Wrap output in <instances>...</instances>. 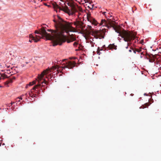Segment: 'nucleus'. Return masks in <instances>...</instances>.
Returning <instances> with one entry per match:
<instances>
[{"label":"nucleus","instance_id":"1","mask_svg":"<svg viewBox=\"0 0 161 161\" xmlns=\"http://www.w3.org/2000/svg\"><path fill=\"white\" fill-rule=\"evenodd\" d=\"M56 77L52 75L49 70H44L34 80L27 84L25 87L27 88L29 86L34 85L32 87L31 92L32 93L34 92L36 94H32L33 95H31L36 97L37 94H41V93H44L45 89L47 88V86L49 83V82H53V80Z\"/></svg>","mask_w":161,"mask_h":161},{"label":"nucleus","instance_id":"2","mask_svg":"<svg viewBox=\"0 0 161 161\" xmlns=\"http://www.w3.org/2000/svg\"><path fill=\"white\" fill-rule=\"evenodd\" d=\"M57 62L55 61L56 63V66L54 69V71L52 72V75L55 76H59L62 75L64 74L63 71L66 69L67 70H65V71H68L69 69H73L77 65V63L73 60H68L66 59H64L62 60H57Z\"/></svg>","mask_w":161,"mask_h":161},{"label":"nucleus","instance_id":"3","mask_svg":"<svg viewBox=\"0 0 161 161\" xmlns=\"http://www.w3.org/2000/svg\"><path fill=\"white\" fill-rule=\"evenodd\" d=\"M32 89V88L31 89L30 91L29 92V93L28 94L26 93L25 94H22V95L19 97L17 98L16 102H17V103H16V102H12L10 103L9 104H8L7 105V109H11L12 110H14V109L15 108V105H17L18 104H19V105L20 104V105H22V104H21V103L20 102V100H22L23 98H25L26 99L28 100V99H30V100H29L30 101V102H33V101L35 100V98H37V97L39 96H40L41 94H37V95L36 97H33L31 96V95H32V94H31V90ZM32 94H36V93L35 92H33L32 93Z\"/></svg>","mask_w":161,"mask_h":161},{"label":"nucleus","instance_id":"4","mask_svg":"<svg viewBox=\"0 0 161 161\" xmlns=\"http://www.w3.org/2000/svg\"><path fill=\"white\" fill-rule=\"evenodd\" d=\"M43 36L48 38L49 39L55 38L58 36L60 33V32L58 30L55 31L49 29H47L46 30L45 29L43 30Z\"/></svg>","mask_w":161,"mask_h":161},{"label":"nucleus","instance_id":"5","mask_svg":"<svg viewBox=\"0 0 161 161\" xmlns=\"http://www.w3.org/2000/svg\"><path fill=\"white\" fill-rule=\"evenodd\" d=\"M108 31L105 28L100 30L99 31H97L95 32L94 34L99 37V39H103L105 36V33L107 32Z\"/></svg>","mask_w":161,"mask_h":161},{"label":"nucleus","instance_id":"6","mask_svg":"<svg viewBox=\"0 0 161 161\" xmlns=\"http://www.w3.org/2000/svg\"><path fill=\"white\" fill-rule=\"evenodd\" d=\"M54 39L55 40V42L53 44V46H55L57 45H62L63 43L65 42L66 41L63 40V39L58 37V36H56L55 38H51L49 39Z\"/></svg>","mask_w":161,"mask_h":161},{"label":"nucleus","instance_id":"7","mask_svg":"<svg viewBox=\"0 0 161 161\" xmlns=\"http://www.w3.org/2000/svg\"><path fill=\"white\" fill-rule=\"evenodd\" d=\"M67 22L64 19L60 21H58V24L56 28L58 27L61 30H64L67 26Z\"/></svg>","mask_w":161,"mask_h":161},{"label":"nucleus","instance_id":"8","mask_svg":"<svg viewBox=\"0 0 161 161\" xmlns=\"http://www.w3.org/2000/svg\"><path fill=\"white\" fill-rule=\"evenodd\" d=\"M87 21L90 22L92 25H94L95 26H97L98 24V23L97 20L93 17L91 18H88L87 19Z\"/></svg>","mask_w":161,"mask_h":161},{"label":"nucleus","instance_id":"9","mask_svg":"<svg viewBox=\"0 0 161 161\" xmlns=\"http://www.w3.org/2000/svg\"><path fill=\"white\" fill-rule=\"evenodd\" d=\"M16 79V77L13 76L11 78H9L7 80L4 82V85L7 87H9L8 84L13 82V80Z\"/></svg>","mask_w":161,"mask_h":161},{"label":"nucleus","instance_id":"10","mask_svg":"<svg viewBox=\"0 0 161 161\" xmlns=\"http://www.w3.org/2000/svg\"><path fill=\"white\" fill-rule=\"evenodd\" d=\"M147 55L149 58L154 61L157 59V57L158 56V54L153 55L151 53H147Z\"/></svg>","mask_w":161,"mask_h":161},{"label":"nucleus","instance_id":"11","mask_svg":"<svg viewBox=\"0 0 161 161\" xmlns=\"http://www.w3.org/2000/svg\"><path fill=\"white\" fill-rule=\"evenodd\" d=\"M106 22L105 20V19H102L101 20L100 25H102L103 26H105L108 29H110L111 27H112V26L111 25H105L106 24Z\"/></svg>","mask_w":161,"mask_h":161},{"label":"nucleus","instance_id":"12","mask_svg":"<svg viewBox=\"0 0 161 161\" xmlns=\"http://www.w3.org/2000/svg\"><path fill=\"white\" fill-rule=\"evenodd\" d=\"M109 49L113 50V49L116 50L117 46L115 45L114 43L113 44H110L108 46Z\"/></svg>","mask_w":161,"mask_h":161},{"label":"nucleus","instance_id":"13","mask_svg":"<svg viewBox=\"0 0 161 161\" xmlns=\"http://www.w3.org/2000/svg\"><path fill=\"white\" fill-rule=\"evenodd\" d=\"M36 38L33 37V40L34 41V42H37L40 41L41 37L36 35Z\"/></svg>","mask_w":161,"mask_h":161},{"label":"nucleus","instance_id":"14","mask_svg":"<svg viewBox=\"0 0 161 161\" xmlns=\"http://www.w3.org/2000/svg\"><path fill=\"white\" fill-rule=\"evenodd\" d=\"M108 47H106L105 45H104L103 46L101 47V49L100 50V51H106V50H108Z\"/></svg>","mask_w":161,"mask_h":161},{"label":"nucleus","instance_id":"15","mask_svg":"<svg viewBox=\"0 0 161 161\" xmlns=\"http://www.w3.org/2000/svg\"><path fill=\"white\" fill-rule=\"evenodd\" d=\"M149 105H148V103H146L144 105H142V106H140L139 108H144L148 107Z\"/></svg>","mask_w":161,"mask_h":161},{"label":"nucleus","instance_id":"16","mask_svg":"<svg viewBox=\"0 0 161 161\" xmlns=\"http://www.w3.org/2000/svg\"><path fill=\"white\" fill-rule=\"evenodd\" d=\"M8 78V76L5 74H2L1 75V78L2 79H5Z\"/></svg>","mask_w":161,"mask_h":161},{"label":"nucleus","instance_id":"17","mask_svg":"<svg viewBox=\"0 0 161 161\" xmlns=\"http://www.w3.org/2000/svg\"><path fill=\"white\" fill-rule=\"evenodd\" d=\"M64 3V4H62L61 2H59V4L62 7H64V5H65L66 8H68V6L66 5H65V2Z\"/></svg>","mask_w":161,"mask_h":161},{"label":"nucleus","instance_id":"18","mask_svg":"<svg viewBox=\"0 0 161 161\" xmlns=\"http://www.w3.org/2000/svg\"><path fill=\"white\" fill-rule=\"evenodd\" d=\"M53 21L55 25V27L56 28L58 24V22L57 21V20H56V19H53Z\"/></svg>","mask_w":161,"mask_h":161},{"label":"nucleus","instance_id":"19","mask_svg":"<svg viewBox=\"0 0 161 161\" xmlns=\"http://www.w3.org/2000/svg\"><path fill=\"white\" fill-rule=\"evenodd\" d=\"M35 33L36 34H38L40 35L41 36H43V31H39V32H36V31Z\"/></svg>","mask_w":161,"mask_h":161},{"label":"nucleus","instance_id":"20","mask_svg":"<svg viewBox=\"0 0 161 161\" xmlns=\"http://www.w3.org/2000/svg\"><path fill=\"white\" fill-rule=\"evenodd\" d=\"M92 17L91 16V14L90 12L89 13H88L86 15V18H91Z\"/></svg>","mask_w":161,"mask_h":161},{"label":"nucleus","instance_id":"21","mask_svg":"<svg viewBox=\"0 0 161 161\" xmlns=\"http://www.w3.org/2000/svg\"><path fill=\"white\" fill-rule=\"evenodd\" d=\"M57 17L58 19V21H60L63 19L59 16V15H57Z\"/></svg>","mask_w":161,"mask_h":161},{"label":"nucleus","instance_id":"22","mask_svg":"<svg viewBox=\"0 0 161 161\" xmlns=\"http://www.w3.org/2000/svg\"><path fill=\"white\" fill-rule=\"evenodd\" d=\"M156 78H157L158 77V76H157V75H155V74H153L152 76H151V78L153 79H156Z\"/></svg>","mask_w":161,"mask_h":161},{"label":"nucleus","instance_id":"23","mask_svg":"<svg viewBox=\"0 0 161 161\" xmlns=\"http://www.w3.org/2000/svg\"><path fill=\"white\" fill-rule=\"evenodd\" d=\"M92 35L94 36V38H95V39H97L99 38V37L96 35H95L94 34H92Z\"/></svg>","mask_w":161,"mask_h":161},{"label":"nucleus","instance_id":"24","mask_svg":"<svg viewBox=\"0 0 161 161\" xmlns=\"http://www.w3.org/2000/svg\"><path fill=\"white\" fill-rule=\"evenodd\" d=\"M43 4L46 6H47L48 7H50V5L47 4V3H43Z\"/></svg>","mask_w":161,"mask_h":161},{"label":"nucleus","instance_id":"25","mask_svg":"<svg viewBox=\"0 0 161 161\" xmlns=\"http://www.w3.org/2000/svg\"><path fill=\"white\" fill-rule=\"evenodd\" d=\"M63 40H64L63 39ZM64 41H66L65 42H67V43H69L70 42H73L74 41V40H72V41H70V40L66 41V40H64Z\"/></svg>","mask_w":161,"mask_h":161},{"label":"nucleus","instance_id":"26","mask_svg":"<svg viewBox=\"0 0 161 161\" xmlns=\"http://www.w3.org/2000/svg\"><path fill=\"white\" fill-rule=\"evenodd\" d=\"M144 58L145 59H146L147 60L148 59H149V58H148V56L147 55V53L146 55H145L144 57Z\"/></svg>","mask_w":161,"mask_h":161},{"label":"nucleus","instance_id":"27","mask_svg":"<svg viewBox=\"0 0 161 161\" xmlns=\"http://www.w3.org/2000/svg\"><path fill=\"white\" fill-rule=\"evenodd\" d=\"M147 60H149V62L150 63H153L155 61L149 58L148 59H147Z\"/></svg>","mask_w":161,"mask_h":161},{"label":"nucleus","instance_id":"28","mask_svg":"<svg viewBox=\"0 0 161 161\" xmlns=\"http://www.w3.org/2000/svg\"><path fill=\"white\" fill-rule=\"evenodd\" d=\"M77 44H78V43L75 42L73 43V45L75 47H76Z\"/></svg>","mask_w":161,"mask_h":161},{"label":"nucleus","instance_id":"29","mask_svg":"<svg viewBox=\"0 0 161 161\" xmlns=\"http://www.w3.org/2000/svg\"><path fill=\"white\" fill-rule=\"evenodd\" d=\"M120 37H122V38H123V40L124 41H125V42H127V39H125V38H124L123 36H121V35H120Z\"/></svg>","mask_w":161,"mask_h":161},{"label":"nucleus","instance_id":"30","mask_svg":"<svg viewBox=\"0 0 161 161\" xmlns=\"http://www.w3.org/2000/svg\"><path fill=\"white\" fill-rule=\"evenodd\" d=\"M132 12L133 13H134V10H136V8L135 7L132 8Z\"/></svg>","mask_w":161,"mask_h":161},{"label":"nucleus","instance_id":"31","mask_svg":"<svg viewBox=\"0 0 161 161\" xmlns=\"http://www.w3.org/2000/svg\"><path fill=\"white\" fill-rule=\"evenodd\" d=\"M61 10H62V9L59 8V9L56 10V12L57 13H58V12H60Z\"/></svg>","mask_w":161,"mask_h":161},{"label":"nucleus","instance_id":"32","mask_svg":"<svg viewBox=\"0 0 161 161\" xmlns=\"http://www.w3.org/2000/svg\"><path fill=\"white\" fill-rule=\"evenodd\" d=\"M73 40H74V41H75V38H74V37H71L70 39V40L72 41Z\"/></svg>","mask_w":161,"mask_h":161},{"label":"nucleus","instance_id":"33","mask_svg":"<svg viewBox=\"0 0 161 161\" xmlns=\"http://www.w3.org/2000/svg\"><path fill=\"white\" fill-rule=\"evenodd\" d=\"M87 27H88L90 29H91L92 28V26L90 25H87Z\"/></svg>","mask_w":161,"mask_h":161},{"label":"nucleus","instance_id":"34","mask_svg":"<svg viewBox=\"0 0 161 161\" xmlns=\"http://www.w3.org/2000/svg\"><path fill=\"white\" fill-rule=\"evenodd\" d=\"M106 12H104L103 14L105 15V17L107 18V15H106Z\"/></svg>","mask_w":161,"mask_h":161},{"label":"nucleus","instance_id":"35","mask_svg":"<svg viewBox=\"0 0 161 161\" xmlns=\"http://www.w3.org/2000/svg\"><path fill=\"white\" fill-rule=\"evenodd\" d=\"M95 43L94 42H92V43H91V46L92 47H94V45L95 44Z\"/></svg>","mask_w":161,"mask_h":161},{"label":"nucleus","instance_id":"36","mask_svg":"<svg viewBox=\"0 0 161 161\" xmlns=\"http://www.w3.org/2000/svg\"><path fill=\"white\" fill-rule=\"evenodd\" d=\"M130 49L129 50V52H132V50L133 49H132L131 47H130Z\"/></svg>","mask_w":161,"mask_h":161},{"label":"nucleus","instance_id":"37","mask_svg":"<svg viewBox=\"0 0 161 161\" xmlns=\"http://www.w3.org/2000/svg\"><path fill=\"white\" fill-rule=\"evenodd\" d=\"M129 44H128V43H127V46L125 47V48H126V49H128V47H129Z\"/></svg>","mask_w":161,"mask_h":161},{"label":"nucleus","instance_id":"38","mask_svg":"<svg viewBox=\"0 0 161 161\" xmlns=\"http://www.w3.org/2000/svg\"><path fill=\"white\" fill-rule=\"evenodd\" d=\"M101 53L100 52V51H99V52H97V54H98L99 55H100Z\"/></svg>","mask_w":161,"mask_h":161},{"label":"nucleus","instance_id":"39","mask_svg":"<svg viewBox=\"0 0 161 161\" xmlns=\"http://www.w3.org/2000/svg\"><path fill=\"white\" fill-rule=\"evenodd\" d=\"M67 3V4L69 6H70V4L68 2V3Z\"/></svg>","mask_w":161,"mask_h":161},{"label":"nucleus","instance_id":"40","mask_svg":"<svg viewBox=\"0 0 161 161\" xmlns=\"http://www.w3.org/2000/svg\"><path fill=\"white\" fill-rule=\"evenodd\" d=\"M132 50L133 51V52H134L135 54H136V52H136V51H136L135 50H133V49H132Z\"/></svg>","mask_w":161,"mask_h":161},{"label":"nucleus","instance_id":"41","mask_svg":"<svg viewBox=\"0 0 161 161\" xmlns=\"http://www.w3.org/2000/svg\"><path fill=\"white\" fill-rule=\"evenodd\" d=\"M25 65H26L25 64H21V66H22V67H23L25 66Z\"/></svg>","mask_w":161,"mask_h":161},{"label":"nucleus","instance_id":"42","mask_svg":"<svg viewBox=\"0 0 161 161\" xmlns=\"http://www.w3.org/2000/svg\"><path fill=\"white\" fill-rule=\"evenodd\" d=\"M3 141V140H0V146H1V145H2V142Z\"/></svg>","mask_w":161,"mask_h":161},{"label":"nucleus","instance_id":"43","mask_svg":"<svg viewBox=\"0 0 161 161\" xmlns=\"http://www.w3.org/2000/svg\"><path fill=\"white\" fill-rule=\"evenodd\" d=\"M113 29L115 31V30H116V28L114 26H112Z\"/></svg>","mask_w":161,"mask_h":161},{"label":"nucleus","instance_id":"44","mask_svg":"<svg viewBox=\"0 0 161 161\" xmlns=\"http://www.w3.org/2000/svg\"><path fill=\"white\" fill-rule=\"evenodd\" d=\"M144 95L146 96H148V94L147 93H145L144 94Z\"/></svg>","mask_w":161,"mask_h":161},{"label":"nucleus","instance_id":"45","mask_svg":"<svg viewBox=\"0 0 161 161\" xmlns=\"http://www.w3.org/2000/svg\"><path fill=\"white\" fill-rule=\"evenodd\" d=\"M101 49V48L100 47H98V48H97V51L98 50H99V51H100V50Z\"/></svg>","mask_w":161,"mask_h":161},{"label":"nucleus","instance_id":"46","mask_svg":"<svg viewBox=\"0 0 161 161\" xmlns=\"http://www.w3.org/2000/svg\"><path fill=\"white\" fill-rule=\"evenodd\" d=\"M115 31L117 33H119V31H117V30H115Z\"/></svg>","mask_w":161,"mask_h":161},{"label":"nucleus","instance_id":"47","mask_svg":"<svg viewBox=\"0 0 161 161\" xmlns=\"http://www.w3.org/2000/svg\"><path fill=\"white\" fill-rule=\"evenodd\" d=\"M81 2H82L83 0H80ZM84 1L85 2V3H87V2L86 1V0H84Z\"/></svg>","mask_w":161,"mask_h":161},{"label":"nucleus","instance_id":"48","mask_svg":"<svg viewBox=\"0 0 161 161\" xmlns=\"http://www.w3.org/2000/svg\"><path fill=\"white\" fill-rule=\"evenodd\" d=\"M142 53H141L140 58H142Z\"/></svg>","mask_w":161,"mask_h":161},{"label":"nucleus","instance_id":"49","mask_svg":"<svg viewBox=\"0 0 161 161\" xmlns=\"http://www.w3.org/2000/svg\"><path fill=\"white\" fill-rule=\"evenodd\" d=\"M71 0H64V1H66L67 2H68V1H70Z\"/></svg>","mask_w":161,"mask_h":161},{"label":"nucleus","instance_id":"50","mask_svg":"<svg viewBox=\"0 0 161 161\" xmlns=\"http://www.w3.org/2000/svg\"><path fill=\"white\" fill-rule=\"evenodd\" d=\"M136 51H137L136 52L138 53H139L141 52V50H137Z\"/></svg>","mask_w":161,"mask_h":161},{"label":"nucleus","instance_id":"51","mask_svg":"<svg viewBox=\"0 0 161 161\" xmlns=\"http://www.w3.org/2000/svg\"><path fill=\"white\" fill-rule=\"evenodd\" d=\"M90 42L91 44L92 43V42H93L92 41V40H90Z\"/></svg>","mask_w":161,"mask_h":161},{"label":"nucleus","instance_id":"52","mask_svg":"<svg viewBox=\"0 0 161 161\" xmlns=\"http://www.w3.org/2000/svg\"><path fill=\"white\" fill-rule=\"evenodd\" d=\"M91 39H92V42L94 41V39H93V38H91Z\"/></svg>","mask_w":161,"mask_h":161},{"label":"nucleus","instance_id":"53","mask_svg":"<svg viewBox=\"0 0 161 161\" xmlns=\"http://www.w3.org/2000/svg\"><path fill=\"white\" fill-rule=\"evenodd\" d=\"M78 33H80V34H83V33L82 32H78Z\"/></svg>","mask_w":161,"mask_h":161},{"label":"nucleus","instance_id":"54","mask_svg":"<svg viewBox=\"0 0 161 161\" xmlns=\"http://www.w3.org/2000/svg\"><path fill=\"white\" fill-rule=\"evenodd\" d=\"M29 63V62H25V63L26 64H28V63Z\"/></svg>","mask_w":161,"mask_h":161},{"label":"nucleus","instance_id":"55","mask_svg":"<svg viewBox=\"0 0 161 161\" xmlns=\"http://www.w3.org/2000/svg\"><path fill=\"white\" fill-rule=\"evenodd\" d=\"M29 42L31 43L32 42V40H29Z\"/></svg>","mask_w":161,"mask_h":161},{"label":"nucleus","instance_id":"56","mask_svg":"<svg viewBox=\"0 0 161 161\" xmlns=\"http://www.w3.org/2000/svg\"><path fill=\"white\" fill-rule=\"evenodd\" d=\"M133 95H134V94H132V93H131V94H130V95H131V96H133Z\"/></svg>","mask_w":161,"mask_h":161},{"label":"nucleus","instance_id":"57","mask_svg":"<svg viewBox=\"0 0 161 161\" xmlns=\"http://www.w3.org/2000/svg\"><path fill=\"white\" fill-rule=\"evenodd\" d=\"M61 1L63 2H64V1L63 0H60Z\"/></svg>","mask_w":161,"mask_h":161},{"label":"nucleus","instance_id":"58","mask_svg":"<svg viewBox=\"0 0 161 161\" xmlns=\"http://www.w3.org/2000/svg\"><path fill=\"white\" fill-rule=\"evenodd\" d=\"M45 0H41V2H42V1H45Z\"/></svg>","mask_w":161,"mask_h":161},{"label":"nucleus","instance_id":"59","mask_svg":"<svg viewBox=\"0 0 161 161\" xmlns=\"http://www.w3.org/2000/svg\"><path fill=\"white\" fill-rule=\"evenodd\" d=\"M3 109H2V108H0V110H2L3 111Z\"/></svg>","mask_w":161,"mask_h":161},{"label":"nucleus","instance_id":"60","mask_svg":"<svg viewBox=\"0 0 161 161\" xmlns=\"http://www.w3.org/2000/svg\"><path fill=\"white\" fill-rule=\"evenodd\" d=\"M5 144V143H3V144H2V145H4Z\"/></svg>","mask_w":161,"mask_h":161},{"label":"nucleus","instance_id":"61","mask_svg":"<svg viewBox=\"0 0 161 161\" xmlns=\"http://www.w3.org/2000/svg\"><path fill=\"white\" fill-rule=\"evenodd\" d=\"M3 86H0V87H3Z\"/></svg>","mask_w":161,"mask_h":161},{"label":"nucleus","instance_id":"62","mask_svg":"<svg viewBox=\"0 0 161 161\" xmlns=\"http://www.w3.org/2000/svg\"><path fill=\"white\" fill-rule=\"evenodd\" d=\"M118 39H119V40H121V39H120L119 37H118Z\"/></svg>","mask_w":161,"mask_h":161},{"label":"nucleus","instance_id":"63","mask_svg":"<svg viewBox=\"0 0 161 161\" xmlns=\"http://www.w3.org/2000/svg\"><path fill=\"white\" fill-rule=\"evenodd\" d=\"M112 16L111 15H110V16L109 17H112Z\"/></svg>","mask_w":161,"mask_h":161},{"label":"nucleus","instance_id":"64","mask_svg":"<svg viewBox=\"0 0 161 161\" xmlns=\"http://www.w3.org/2000/svg\"><path fill=\"white\" fill-rule=\"evenodd\" d=\"M34 2L35 3H36V1H35V0H34Z\"/></svg>","mask_w":161,"mask_h":161}]
</instances>
